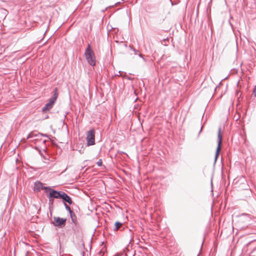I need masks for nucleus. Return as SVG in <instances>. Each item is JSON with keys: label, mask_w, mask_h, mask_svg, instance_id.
Returning <instances> with one entry per match:
<instances>
[{"label": "nucleus", "mask_w": 256, "mask_h": 256, "mask_svg": "<svg viewBox=\"0 0 256 256\" xmlns=\"http://www.w3.org/2000/svg\"><path fill=\"white\" fill-rule=\"evenodd\" d=\"M86 58L88 62L92 66L96 65V58L94 52L90 48V44H88L84 52Z\"/></svg>", "instance_id": "1"}, {"label": "nucleus", "mask_w": 256, "mask_h": 256, "mask_svg": "<svg viewBox=\"0 0 256 256\" xmlns=\"http://www.w3.org/2000/svg\"><path fill=\"white\" fill-rule=\"evenodd\" d=\"M48 189V194L47 195L48 198H62L64 194L62 191H58L52 189L51 187L46 188Z\"/></svg>", "instance_id": "2"}, {"label": "nucleus", "mask_w": 256, "mask_h": 256, "mask_svg": "<svg viewBox=\"0 0 256 256\" xmlns=\"http://www.w3.org/2000/svg\"><path fill=\"white\" fill-rule=\"evenodd\" d=\"M86 140L88 146L95 144V130L94 129H92L87 132Z\"/></svg>", "instance_id": "3"}, {"label": "nucleus", "mask_w": 256, "mask_h": 256, "mask_svg": "<svg viewBox=\"0 0 256 256\" xmlns=\"http://www.w3.org/2000/svg\"><path fill=\"white\" fill-rule=\"evenodd\" d=\"M222 136L221 134V128H219L218 134V146L216 150L215 157H214V162H216L218 159V156L220 154V151L221 149V146L222 143Z\"/></svg>", "instance_id": "4"}, {"label": "nucleus", "mask_w": 256, "mask_h": 256, "mask_svg": "<svg viewBox=\"0 0 256 256\" xmlns=\"http://www.w3.org/2000/svg\"><path fill=\"white\" fill-rule=\"evenodd\" d=\"M66 218L54 216V221L52 222V224L55 226L62 228L66 226Z\"/></svg>", "instance_id": "5"}, {"label": "nucleus", "mask_w": 256, "mask_h": 256, "mask_svg": "<svg viewBox=\"0 0 256 256\" xmlns=\"http://www.w3.org/2000/svg\"><path fill=\"white\" fill-rule=\"evenodd\" d=\"M50 186H44L42 183L40 181H36L34 184V190L36 192H40L42 190H44L46 193L48 192V189L46 188H50Z\"/></svg>", "instance_id": "6"}, {"label": "nucleus", "mask_w": 256, "mask_h": 256, "mask_svg": "<svg viewBox=\"0 0 256 256\" xmlns=\"http://www.w3.org/2000/svg\"><path fill=\"white\" fill-rule=\"evenodd\" d=\"M40 136L48 138V136L46 134H40L38 132H30L26 138L27 139L32 138V141H34V140H37L36 138L39 137Z\"/></svg>", "instance_id": "7"}, {"label": "nucleus", "mask_w": 256, "mask_h": 256, "mask_svg": "<svg viewBox=\"0 0 256 256\" xmlns=\"http://www.w3.org/2000/svg\"><path fill=\"white\" fill-rule=\"evenodd\" d=\"M53 95L50 98L49 101H50L54 104H55L58 96V89L55 88L53 92Z\"/></svg>", "instance_id": "8"}, {"label": "nucleus", "mask_w": 256, "mask_h": 256, "mask_svg": "<svg viewBox=\"0 0 256 256\" xmlns=\"http://www.w3.org/2000/svg\"><path fill=\"white\" fill-rule=\"evenodd\" d=\"M62 199L64 201V202H66L69 204H72L73 202L71 198L69 196H68L66 192H64V194Z\"/></svg>", "instance_id": "9"}, {"label": "nucleus", "mask_w": 256, "mask_h": 256, "mask_svg": "<svg viewBox=\"0 0 256 256\" xmlns=\"http://www.w3.org/2000/svg\"><path fill=\"white\" fill-rule=\"evenodd\" d=\"M54 104H52L50 101H49L45 106L42 108V112H46V110H50L54 106Z\"/></svg>", "instance_id": "10"}, {"label": "nucleus", "mask_w": 256, "mask_h": 256, "mask_svg": "<svg viewBox=\"0 0 256 256\" xmlns=\"http://www.w3.org/2000/svg\"><path fill=\"white\" fill-rule=\"evenodd\" d=\"M70 216L71 218L72 222L74 223V224H76L77 220H76V216L74 212L72 210L70 211Z\"/></svg>", "instance_id": "11"}, {"label": "nucleus", "mask_w": 256, "mask_h": 256, "mask_svg": "<svg viewBox=\"0 0 256 256\" xmlns=\"http://www.w3.org/2000/svg\"><path fill=\"white\" fill-rule=\"evenodd\" d=\"M122 224L120 222H116L114 224V227L113 229L114 231H117L120 229V228L122 226Z\"/></svg>", "instance_id": "12"}, {"label": "nucleus", "mask_w": 256, "mask_h": 256, "mask_svg": "<svg viewBox=\"0 0 256 256\" xmlns=\"http://www.w3.org/2000/svg\"><path fill=\"white\" fill-rule=\"evenodd\" d=\"M0 14H2V16L5 18L8 14V12L6 9L0 8Z\"/></svg>", "instance_id": "13"}, {"label": "nucleus", "mask_w": 256, "mask_h": 256, "mask_svg": "<svg viewBox=\"0 0 256 256\" xmlns=\"http://www.w3.org/2000/svg\"><path fill=\"white\" fill-rule=\"evenodd\" d=\"M129 47H130V49L134 52V54L138 55V54L140 52L138 50H136L132 46H130Z\"/></svg>", "instance_id": "14"}, {"label": "nucleus", "mask_w": 256, "mask_h": 256, "mask_svg": "<svg viewBox=\"0 0 256 256\" xmlns=\"http://www.w3.org/2000/svg\"><path fill=\"white\" fill-rule=\"evenodd\" d=\"M64 206L68 212H70V211H72L70 207L66 202H64Z\"/></svg>", "instance_id": "15"}, {"label": "nucleus", "mask_w": 256, "mask_h": 256, "mask_svg": "<svg viewBox=\"0 0 256 256\" xmlns=\"http://www.w3.org/2000/svg\"><path fill=\"white\" fill-rule=\"evenodd\" d=\"M102 159H100L96 162V164L98 166H102Z\"/></svg>", "instance_id": "16"}, {"label": "nucleus", "mask_w": 256, "mask_h": 256, "mask_svg": "<svg viewBox=\"0 0 256 256\" xmlns=\"http://www.w3.org/2000/svg\"><path fill=\"white\" fill-rule=\"evenodd\" d=\"M48 198V201H49V204H50V205H52L53 204H54V198Z\"/></svg>", "instance_id": "17"}, {"label": "nucleus", "mask_w": 256, "mask_h": 256, "mask_svg": "<svg viewBox=\"0 0 256 256\" xmlns=\"http://www.w3.org/2000/svg\"><path fill=\"white\" fill-rule=\"evenodd\" d=\"M138 55L140 58H142V60H143L144 62H146V59L143 57V56H142V55L140 52H139V53L138 54Z\"/></svg>", "instance_id": "18"}, {"label": "nucleus", "mask_w": 256, "mask_h": 256, "mask_svg": "<svg viewBox=\"0 0 256 256\" xmlns=\"http://www.w3.org/2000/svg\"><path fill=\"white\" fill-rule=\"evenodd\" d=\"M253 94H254V96L256 97V86H254V88L253 90Z\"/></svg>", "instance_id": "19"}, {"label": "nucleus", "mask_w": 256, "mask_h": 256, "mask_svg": "<svg viewBox=\"0 0 256 256\" xmlns=\"http://www.w3.org/2000/svg\"><path fill=\"white\" fill-rule=\"evenodd\" d=\"M242 216H246L248 218H249V219H250V214H242Z\"/></svg>", "instance_id": "20"}, {"label": "nucleus", "mask_w": 256, "mask_h": 256, "mask_svg": "<svg viewBox=\"0 0 256 256\" xmlns=\"http://www.w3.org/2000/svg\"><path fill=\"white\" fill-rule=\"evenodd\" d=\"M46 142V140H44L42 141V142H43V143H45V142Z\"/></svg>", "instance_id": "21"}, {"label": "nucleus", "mask_w": 256, "mask_h": 256, "mask_svg": "<svg viewBox=\"0 0 256 256\" xmlns=\"http://www.w3.org/2000/svg\"><path fill=\"white\" fill-rule=\"evenodd\" d=\"M202 127L201 128V129H200V133L202 132Z\"/></svg>", "instance_id": "22"}]
</instances>
